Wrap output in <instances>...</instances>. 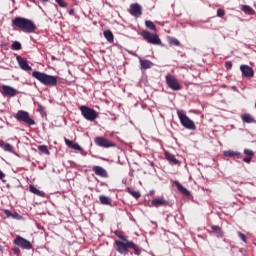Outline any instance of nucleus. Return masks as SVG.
I'll return each instance as SVG.
<instances>
[{"mask_svg": "<svg viewBox=\"0 0 256 256\" xmlns=\"http://www.w3.org/2000/svg\"><path fill=\"white\" fill-rule=\"evenodd\" d=\"M115 235L118 239L115 241L116 251L120 253V255H129V249H133L135 255H141V248L135 242L127 240L120 232H116Z\"/></svg>", "mask_w": 256, "mask_h": 256, "instance_id": "obj_1", "label": "nucleus"}, {"mask_svg": "<svg viewBox=\"0 0 256 256\" xmlns=\"http://www.w3.org/2000/svg\"><path fill=\"white\" fill-rule=\"evenodd\" d=\"M12 27H17L24 33H35L37 31V26L32 20L19 16L12 20Z\"/></svg>", "mask_w": 256, "mask_h": 256, "instance_id": "obj_2", "label": "nucleus"}, {"mask_svg": "<svg viewBox=\"0 0 256 256\" xmlns=\"http://www.w3.org/2000/svg\"><path fill=\"white\" fill-rule=\"evenodd\" d=\"M32 77H34V79H37V81H40L42 85H46L47 87H56L57 79H59V77L57 76L49 75L40 71H34L32 73Z\"/></svg>", "mask_w": 256, "mask_h": 256, "instance_id": "obj_3", "label": "nucleus"}, {"mask_svg": "<svg viewBox=\"0 0 256 256\" xmlns=\"http://www.w3.org/2000/svg\"><path fill=\"white\" fill-rule=\"evenodd\" d=\"M178 119H180V123L182 127H185V129H189L190 131H195L197 129V126H195V122L193 120H190L183 110H177Z\"/></svg>", "mask_w": 256, "mask_h": 256, "instance_id": "obj_4", "label": "nucleus"}, {"mask_svg": "<svg viewBox=\"0 0 256 256\" xmlns=\"http://www.w3.org/2000/svg\"><path fill=\"white\" fill-rule=\"evenodd\" d=\"M79 109L81 111L82 117H84V119L87 121H95V119L99 117V113H97V111H95L93 108L88 106H80Z\"/></svg>", "mask_w": 256, "mask_h": 256, "instance_id": "obj_5", "label": "nucleus"}, {"mask_svg": "<svg viewBox=\"0 0 256 256\" xmlns=\"http://www.w3.org/2000/svg\"><path fill=\"white\" fill-rule=\"evenodd\" d=\"M141 36L144 41L150 43V45H161V39L157 34H153L147 30L141 32Z\"/></svg>", "mask_w": 256, "mask_h": 256, "instance_id": "obj_6", "label": "nucleus"}, {"mask_svg": "<svg viewBox=\"0 0 256 256\" xmlns=\"http://www.w3.org/2000/svg\"><path fill=\"white\" fill-rule=\"evenodd\" d=\"M15 119H17V121H20L22 123H26V125H35V120H33L30 116H29V112L25 111V110H19L16 113Z\"/></svg>", "mask_w": 256, "mask_h": 256, "instance_id": "obj_7", "label": "nucleus"}, {"mask_svg": "<svg viewBox=\"0 0 256 256\" xmlns=\"http://www.w3.org/2000/svg\"><path fill=\"white\" fill-rule=\"evenodd\" d=\"M166 85L171 89L172 91H181V84H179V81L175 76L168 74L165 77Z\"/></svg>", "mask_w": 256, "mask_h": 256, "instance_id": "obj_8", "label": "nucleus"}, {"mask_svg": "<svg viewBox=\"0 0 256 256\" xmlns=\"http://www.w3.org/2000/svg\"><path fill=\"white\" fill-rule=\"evenodd\" d=\"M94 143L98 147H103L104 149H109V147H115V143H113L111 140L98 136L94 138Z\"/></svg>", "mask_w": 256, "mask_h": 256, "instance_id": "obj_9", "label": "nucleus"}, {"mask_svg": "<svg viewBox=\"0 0 256 256\" xmlns=\"http://www.w3.org/2000/svg\"><path fill=\"white\" fill-rule=\"evenodd\" d=\"M14 245H16L17 247H20V249H33V244H31L29 240L21 236H17L15 238Z\"/></svg>", "mask_w": 256, "mask_h": 256, "instance_id": "obj_10", "label": "nucleus"}, {"mask_svg": "<svg viewBox=\"0 0 256 256\" xmlns=\"http://www.w3.org/2000/svg\"><path fill=\"white\" fill-rule=\"evenodd\" d=\"M16 61L20 69H22V71H26L27 73H31V71H33V68L29 65V62L27 61V59L17 55Z\"/></svg>", "mask_w": 256, "mask_h": 256, "instance_id": "obj_11", "label": "nucleus"}, {"mask_svg": "<svg viewBox=\"0 0 256 256\" xmlns=\"http://www.w3.org/2000/svg\"><path fill=\"white\" fill-rule=\"evenodd\" d=\"M129 13L132 17H141V15H143V8L139 3H132L129 8Z\"/></svg>", "mask_w": 256, "mask_h": 256, "instance_id": "obj_12", "label": "nucleus"}, {"mask_svg": "<svg viewBox=\"0 0 256 256\" xmlns=\"http://www.w3.org/2000/svg\"><path fill=\"white\" fill-rule=\"evenodd\" d=\"M0 92L2 93V95H7L8 97H15V95H19V91L7 85H2V87L0 88Z\"/></svg>", "mask_w": 256, "mask_h": 256, "instance_id": "obj_13", "label": "nucleus"}, {"mask_svg": "<svg viewBox=\"0 0 256 256\" xmlns=\"http://www.w3.org/2000/svg\"><path fill=\"white\" fill-rule=\"evenodd\" d=\"M151 205L152 207H166V205H169V201L163 197H157L151 201Z\"/></svg>", "mask_w": 256, "mask_h": 256, "instance_id": "obj_14", "label": "nucleus"}, {"mask_svg": "<svg viewBox=\"0 0 256 256\" xmlns=\"http://www.w3.org/2000/svg\"><path fill=\"white\" fill-rule=\"evenodd\" d=\"M240 71L242 72V75H244V77L251 78L255 75V71L253 70V68L249 67L248 65H241Z\"/></svg>", "mask_w": 256, "mask_h": 256, "instance_id": "obj_15", "label": "nucleus"}, {"mask_svg": "<svg viewBox=\"0 0 256 256\" xmlns=\"http://www.w3.org/2000/svg\"><path fill=\"white\" fill-rule=\"evenodd\" d=\"M92 171L97 175L98 177L107 178L109 177V174H107V170L101 166H93Z\"/></svg>", "mask_w": 256, "mask_h": 256, "instance_id": "obj_16", "label": "nucleus"}, {"mask_svg": "<svg viewBox=\"0 0 256 256\" xmlns=\"http://www.w3.org/2000/svg\"><path fill=\"white\" fill-rule=\"evenodd\" d=\"M174 185L175 187H177L178 191L182 193V195H185L186 197H189V195H191V192L183 187V185H181L179 181H174Z\"/></svg>", "mask_w": 256, "mask_h": 256, "instance_id": "obj_17", "label": "nucleus"}, {"mask_svg": "<svg viewBox=\"0 0 256 256\" xmlns=\"http://www.w3.org/2000/svg\"><path fill=\"white\" fill-rule=\"evenodd\" d=\"M139 63H140V67L141 69H151V67H153V62H151V60H145L143 58H139Z\"/></svg>", "mask_w": 256, "mask_h": 256, "instance_id": "obj_18", "label": "nucleus"}, {"mask_svg": "<svg viewBox=\"0 0 256 256\" xmlns=\"http://www.w3.org/2000/svg\"><path fill=\"white\" fill-rule=\"evenodd\" d=\"M165 158L169 161L170 165H179V161L175 158V155L165 152Z\"/></svg>", "mask_w": 256, "mask_h": 256, "instance_id": "obj_19", "label": "nucleus"}, {"mask_svg": "<svg viewBox=\"0 0 256 256\" xmlns=\"http://www.w3.org/2000/svg\"><path fill=\"white\" fill-rule=\"evenodd\" d=\"M29 191L30 193H33L34 195H37L38 197H45V192L40 191L39 189H37L35 186L33 185H29Z\"/></svg>", "mask_w": 256, "mask_h": 256, "instance_id": "obj_20", "label": "nucleus"}, {"mask_svg": "<svg viewBox=\"0 0 256 256\" xmlns=\"http://www.w3.org/2000/svg\"><path fill=\"white\" fill-rule=\"evenodd\" d=\"M241 119L243 123H255V118L251 114H242Z\"/></svg>", "mask_w": 256, "mask_h": 256, "instance_id": "obj_21", "label": "nucleus"}, {"mask_svg": "<svg viewBox=\"0 0 256 256\" xmlns=\"http://www.w3.org/2000/svg\"><path fill=\"white\" fill-rule=\"evenodd\" d=\"M0 147L1 149H4V151H7L8 153H13V146L9 143H6L5 141H0Z\"/></svg>", "mask_w": 256, "mask_h": 256, "instance_id": "obj_22", "label": "nucleus"}, {"mask_svg": "<svg viewBox=\"0 0 256 256\" xmlns=\"http://www.w3.org/2000/svg\"><path fill=\"white\" fill-rule=\"evenodd\" d=\"M103 35L108 43H113V41H115V37L113 36V32H111V30L104 31Z\"/></svg>", "mask_w": 256, "mask_h": 256, "instance_id": "obj_23", "label": "nucleus"}, {"mask_svg": "<svg viewBox=\"0 0 256 256\" xmlns=\"http://www.w3.org/2000/svg\"><path fill=\"white\" fill-rule=\"evenodd\" d=\"M224 156L225 157H236V159H239L241 157V154L237 151L226 150V151H224Z\"/></svg>", "mask_w": 256, "mask_h": 256, "instance_id": "obj_24", "label": "nucleus"}, {"mask_svg": "<svg viewBox=\"0 0 256 256\" xmlns=\"http://www.w3.org/2000/svg\"><path fill=\"white\" fill-rule=\"evenodd\" d=\"M4 213L7 217H12V219H21V216L19 213L15 212V213H12L11 210H4Z\"/></svg>", "mask_w": 256, "mask_h": 256, "instance_id": "obj_25", "label": "nucleus"}, {"mask_svg": "<svg viewBox=\"0 0 256 256\" xmlns=\"http://www.w3.org/2000/svg\"><path fill=\"white\" fill-rule=\"evenodd\" d=\"M99 199H100L101 205H111V198L105 195H100Z\"/></svg>", "mask_w": 256, "mask_h": 256, "instance_id": "obj_26", "label": "nucleus"}, {"mask_svg": "<svg viewBox=\"0 0 256 256\" xmlns=\"http://www.w3.org/2000/svg\"><path fill=\"white\" fill-rule=\"evenodd\" d=\"M211 229L213 233H215L216 237H223V231L221 230V227L219 226H211Z\"/></svg>", "mask_w": 256, "mask_h": 256, "instance_id": "obj_27", "label": "nucleus"}, {"mask_svg": "<svg viewBox=\"0 0 256 256\" xmlns=\"http://www.w3.org/2000/svg\"><path fill=\"white\" fill-rule=\"evenodd\" d=\"M38 151H40V153H43L44 155H51V152H49V148H47L46 145L38 146Z\"/></svg>", "mask_w": 256, "mask_h": 256, "instance_id": "obj_28", "label": "nucleus"}, {"mask_svg": "<svg viewBox=\"0 0 256 256\" xmlns=\"http://www.w3.org/2000/svg\"><path fill=\"white\" fill-rule=\"evenodd\" d=\"M145 25H146L147 29H150V31L157 30V26H155V24L153 22H151V20H146Z\"/></svg>", "mask_w": 256, "mask_h": 256, "instance_id": "obj_29", "label": "nucleus"}, {"mask_svg": "<svg viewBox=\"0 0 256 256\" xmlns=\"http://www.w3.org/2000/svg\"><path fill=\"white\" fill-rule=\"evenodd\" d=\"M241 10H242L244 13H247L248 15H253V8H251L250 6L242 5V6H241Z\"/></svg>", "mask_w": 256, "mask_h": 256, "instance_id": "obj_30", "label": "nucleus"}, {"mask_svg": "<svg viewBox=\"0 0 256 256\" xmlns=\"http://www.w3.org/2000/svg\"><path fill=\"white\" fill-rule=\"evenodd\" d=\"M127 192L132 195V197H134V199H139L141 197V193L135 191V190H132L131 188H128L127 189Z\"/></svg>", "mask_w": 256, "mask_h": 256, "instance_id": "obj_31", "label": "nucleus"}, {"mask_svg": "<svg viewBox=\"0 0 256 256\" xmlns=\"http://www.w3.org/2000/svg\"><path fill=\"white\" fill-rule=\"evenodd\" d=\"M11 49L13 51H21V43L18 42V41H15L12 46H11Z\"/></svg>", "mask_w": 256, "mask_h": 256, "instance_id": "obj_32", "label": "nucleus"}, {"mask_svg": "<svg viewBox=\"0 0 256 256\" xmlns=\"http://www.w3.org/2000/svg\"><path fill=\"white\" fill-rule=\"evenodd\" d=\"M244 154L246 157H255V152H253L251 149H244Z\"/></svg>", "mask_w": 256, "mask_h": 256, "instance_id": "obj_33", "label": "nucleus"}, {"mask_svg": "<svg viewBox=\"0 0 256 256\" xmlns=\"http://www.w3.org/2000/svg\"><path fill=\"white\" fill-rule=\"evenodd\" d=\"M64 141H65L67 147H69L70 149H72L73 145L75 144V143H73V140H69L67 138H64Z\"/></svg>", "mask_w": 256, "mask_h": 256, "instance_id": "obj_34", "label": "nucleus"}, {"mask_svg": "<svg viewBox=\"0 0 256 256\" xmlns=\"http://www.w3.org/2000/svg\"><path fill=\"white\" fill-rule=\"evenodd\" d=\"M171 45H175L176 47H179V45H181V42H179V40L172 38L170 40Z\"/></svg>", "mask_w": 256, "mask_h": 256, "instance_id": "obj_35", "label": "nucleus"}, {"mask_svg": "<svg viewBox=\"0 0 256 256\" xmlns=\"http://www.w3.org/2000/svg\"><path fill=\"white\" fill-rule=\"evenodd\" d=\"M238 236L241 239V241L247 243V236H245V234H243L242 232H238Z\"/></svg>", "mask_w": 256, "mask_h": 256, "instance_id": "obj_36", "label": "nucleus"}, {"mask_svg": "<svg viewBox=\"0 0 256 256\" xmlns=\"http://www.w3.org/2000/svg\"><path fill=\"white\" fill-rule=\"evenodd\" d=\"M59 7H67V2L64 0H55Z\"/></svg>", "mask_w": 256, "mask_h": 256, "instance_id": "obj_37", "label": "nucleus"}, {"mask_svg": "<svg viewBox=\"0 0 256 256\" xmlns=\"http://www.w3.org/2000/svg\"><path fill=\"white\" fill-rule=\"evenodd\" d=\"M225 16V10L219 8L217 10V17H224Z\"/></svg>", "mask_w": 256, "mask_h": 256, "instance_id": "obj_38", "label": "nucleus"}, {"mask_svg": "<svg viewBox=\"0 0 256 256\" xmlns=\"http://www.w3.org/2000/svg\"><path fill=\"white\" fill-rule=\"evenodd\" d=\"M225 67H226V69L231 71V69H233V63L231 61H227V62H225Z\"/></svg>", "mask_w": 256, "mask_h": 256, "instance_id": "obj_39", "label": "nucleus"}, {"mask_svg": "<svg viewBox=\"0 0 256 256\" xmlns=\"http://www.w3.org/2000/svg\"><path fill=\"white\" fill-rule=\"evenodd\" d=\"M72 149H74L75 151H83V148H81V146H79V144L77 143L73 144Z\"/></svg>", "mask_w": 256, "mask_h": 256, "instance_id": "obj_40", "label": "nucleus"}, {"mask_svg": "<svg viewBox=\"0 0 256 256\" xmlns=\"http://www.w3.org/2000/svg\"><path fill=\"white\" fill-rule=\"evenodd\" d=\"M252 160L253 156H246L245 158H243L244 163H251Z\"/></svg>", "mask_w": 256, "mask_h": 256, "instance_id": "obj_41", "label": "nucleus"}, {"mask_svg": "<svg viewBox=\"0 0 256 256\" xmlns=\"http://www.w3.org/2000/svg\"><path fill=\"white\" fill-rule=\"evenodd\" d=\"M12 251H13L16 255H19V253H20L19 248H13Z\"/></svg>", "mask_w": 256, "mask_h": 256, "instance_id": "obj_42", "label": "nucleus"}, {"mask_svg": "<svg viewBox=\"0 0 256 256\" xmlns=\"http://www.w3.org/2000/svg\"><path fill=\"white\" fill-rule=\"evenodd\" d=\"M0 179L3 180L5 179V173H3V171L0 170Z\"/></svg>", "mask_w": 256, "mask_h": 256, "instance_id": "obj_43", "label": "nucleus"}, {"mask_svg": "<svg viewBox=\"0 0 256 256\" xmlns=\"http://www.w3.org/2000/svg\"><path fill=\"white\" fill-rule=\"evenodd\" d=\"M52 61H57V58L55 56L51 57Z\"/></svg>", "mask_w": 256, "mask_h": 256, "instance_id": "obj_44", "label": "nucleus"}, {"mask_svg": "<svg viewBox=\"0 0 256 256\" xmlns=\"http://www.w3.org/2000/svg\"><path fill=\"white\" fill-rule=\"evenodd\" d=\"M42 3H47V0H40Z\"/></svg>", "mask_w": 256, "mask_h": 256, "instance_id": "obj_45", "label": "nucleus"}, {"mask_svg": "<svg viewBox=\"0 0 256 256\" xmlns=\"http://www.w3.org/2000/svg\"><path fill=\"white\" fill-rule=\"evenodd\" d=\"M153 193H154L153 191H152V192H150V195H153Z\"/></svg>", "mask_w": 256, "mask_h": 256, "instance_id": "obj_46", "label": "nucleus"}]
</instances>
